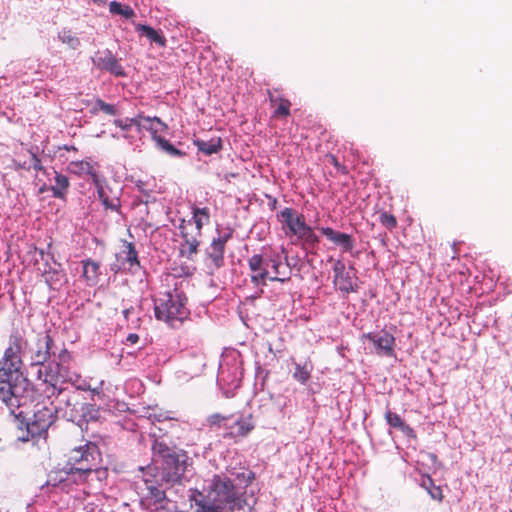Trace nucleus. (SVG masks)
Segmentation results:
<instances>
[{
    "label": "nucleus",
    "mask_w": 512,
    "mask_h": 512,
    "mask_svg": "<svg viewBox=\"0 0 512 512\" xmlns=\"http://www.w3.org/2000/svg\"><path fill=\"white\" fill-rule=\"evenodd\" d=\"M66 458V465L76 485L92 484L107 477V469L101 467V452L94 442L86 441L74 447Z\"/></svg>",
    "instance_id": "nucleus-1"
},
{
    "label": "nucleus",
    "mask_w": 512,
    "mask_h": 512,
    "mask_svg": "<svg viewBox=\"0 0 512 512\" xmlns=\"http://www.w3.org/2000/svg\"><path fill=\"white\" fill-rule=\"evenodd\" d=\"M8 411L17 428L22 431H26L25 436L23 435L19 437L22 441H29L30 439L46 435L48 429L57 418L56 411L46 406H42L37 409L30 421L27 420L24 411L22 410V406L14 409H8Z\"/></svg>",
    "instance_id": "nucleus-2"
},
{
    "label": "nucleus",
    "mask_w": 512,
    "mask_h": 512,
    "mask_svg": "<svg viewBox=\"0 0 512 512\" xmlns=\"http://www.w3.org/2000/svg\"><path fill=\"white\" fill-rule=\"evenodd\" d=\"M186 301L185 295L177 290L163 293L154 300L155 317L171 327L181 324L189 315Z\"/></svg>",
    "instance_id": "nucleus-3"
},
{
    "label": "nucleus",
    "mask_w": 512,
    "mask_h": 512,
    "mask_svg": "<svg viewBox=\"0 0 512 512\" xmlns=\"http://www.w3.org/2000/svg\"><path fill=\"white\" fill-rule=\"evenodd\" d=\"M277 220L282 225V230L287 237L295 236L303 245L314 247L319 243L318 236L312 227L306 224L303 214L290 207H285L277 213Z\"/></svg>",
    "instance_id": "nucleus-4"
},
{
    "label": "nucleus",
    "mask_w": 512,
    "mask_h": 512,
    "mask_svg": "<svg viewBox=\"0 0 512 512\" xmlns=\"http://www.w3.org/2000/svg\"><path fill=\"white\" fill-rule=\"evenodd\" d=\"M209 491L215 494L219 503L233 512L235 509H241L239 492L233 481L225 474H215L211 479Z\"/></svg>",
    "instance_id": "nucleus-5"
},
{
    "label": "nucleus",
    "mask_w": 512,
    "mask_h": 512,
    "mask_svg": "<svg viewBox=\"0 0 512 512\" xmlns=\"http://www.w3.org/2000/svg\"><path fill=\"white\" fill-rule=\"evenodd\" d=\"M187 455L182 453L167 454L160 467V480L169 487L182 483L187 468Z\"/></svg>",
    "instance_id": "nucleus-6"
},
{
    "label": "nucleus",
    "mask_w": 512,
    "mask_h": 512,
    "mask_svg": "<svg viewBox=\"0 0 512 512\" xmlns=\"http://www.w3.org/2000/svg\"><path fill=\"white\" fill-rule=\"evenodd\" d=\"M17 372L19 371L6 365L3 360L0 362V400L6 405L7 409L18 408L23 405L22 398L15 394V387L10 384V378Z\"/></svg>",
    "instance_id": "nucleus-7"
},
{
    "label": "nucleus",
    "mask_w": 512,
    "mask_h": 512,
    "mask_svg": "<svg viewBox=\"0 0 512 512\" xmlns=\"http://www.w3.org/2000/svg\"><path fill=\"white\" fill-rule=\"evenodd\" d=\"M27 345V341L23 335L15 330L9 335L8 346L6 347L3 354V361L6 365L13 369L20 371L22 366V352Z\"/></svg>",
    "instance_id": "nucleus-8"
},
{
    "label": "nucleus",
    "mask_w": 512,
    "mask_h": 512,
    "mask_svg": "<svg viewBox=\"0 0 512 512\" xmlns=\"http://www.w3.org/2000/svg\"><path fill=\"white\" fill-rule=\"evenodd\" d=\"M354 268L346 269L343 261L336 260L333 266L335 287L343 293L349 294L358 290L357 277L353 272Z\"/></svg>",
    "instance_id": "nucleus-9"
},
{
    "label": "nucleus",
    "mask_w": 512,
    "mask_h": 512,
    "mask_svg": "<svg viewBox=\"0 0 512 512\" xmlns=\"http://www.w3.org/2000/svg\"><path fill=\"white\" fill-rule=\"evenodd\" d=\"M362 340L370 341L379 356H395V337L386 330L368 332L362 335Z\"/></svg>",
    "instance_id": "nucleus-10"
},
{
    "label": "nucleus",
    "mask_w": 512,
    "mask_h": 512,
    "mask_svg": "<svg viewBox=\"0 0 512 512\" xmlns=\"http://www.w3.org/2000/svg\"><path fill=\"white\" fill-rule=\"evenodd\" d=\"M180 235L183 239L181 254L190 258L198 252L202 232L193 227L192 220H182L179 225Z\"/></svg>",
    "instance_id": "nucleus-11"
},
{
    "label": "nucleus",
    "mask_w": 512,
    "mask_h": 512,
    "mask_svg": "<svg viewBox=\"0 0 512 512\" xmlns=\"http://www.w3.org/2000/svg\"><path fill=\"white\" fill-rule=\"evenodd\" d=\"M248 266L252 272L251 282L256 286L266 285L268 278H270L268 257L262 254H254L248 259Z\"/></svg>",
    "instance_id": "nucleus-12"
},
{
    "label": "nucleus",
    "mask_w": 512,
    "mask_h": 512,
    "mask_svg": "<svg viewBox=\"0 0 512 512\" xmlns=\"http://www.w3.org/2000/svg\"><path fill=\"white\" fill-rule=\"evenodd\" d=\"M232 237V231H229L223 235L214 238L210 245L206 248L205 252L208 258L211 260L215 268H220L224 265V253L226 243Z\"/></svg>",
    "instance_id": "nucleus-13"
},
{
    "label": "nucleus",
    "mask_w": 512,
    "mask_h": 512,
    "mask_svg": "<svg viewBox=\"0 0 512 512\" xmlns=\"http://www.w3.org/2000/svg\"><path fill=\"white\" fill-rule=\"evenodd\" d=\"M253 417L251 414L246 417H240L232 425L226 426V432L223 437L226 439L238 440L246 437L253 429Z\"/></svg>",
    "instance_id": "nucleus-14"
},
{
    "label": "nucleus",
    "mask_w": 512,
    "mask_h": 512,
    "mask_svg": "<svg viewBox=\"0 0 512 512\" xmlns=\"http://www.w3.org/2000/svg\"><path fill=\"white\" fill-rule=\"evenodd\" d=\"M320 232L343 252H351L355 246V241L350 234L336 231L331 227H321Z\"/></svg>",
    "instance_id": "nucleus-15"
},
{
    "label": "nucleus",
    "mask_w": 512,
    "mask_h": 512,
    "mask_svg": "<svg viewBox=\"0 0 512 512\" xmlns=\"http://www.w3.org/2000/svg\"><path fill=\"white\" fill-rule=\"evenodd\" d=\"M189 500L194 503L195 512H224L226 508L216 499L210 500L198 490H194Z\"/></svg>",
    "instance_id": "nucleus-16"
},
{
    "label": "nucleus",
    "mask_w": 512,
    "mask_h": 512,
    "mask_svg": "<svg viewBox=\"0 0 512 512\" xmlns=\"http://www.w3.org/2000/svg\"><path fill=\"white\" fill-rule=\"evenodd\" d=\"M75 484L72 478L71 470L65 466L62 469H55L50 471L44 486L61 487L62 489L68 488L70 485Z\"/></svg>",
    "instance_id": "nucleus-17"
},
{
    "label": "nucleus",
    "mask_w": 512,
    "mask_h": 512,
    "mask_svg": "<svg viewBox=\"0 0 512 512\" xmlns=\"http://www.w3.org/2000/svg\"><path fill=\"white\" fill-rule=\"evenodd\" d=\"M53 339L49 333L37 339V350L32 356L33 364L43 365L50 358V350L53 346Z\"/></svg>",
    "instance_id": "nucleus-18"
},
{
    "label": "nucleus",
    "mask_w": 512,
    "mask_h": 512,
    "mask_svg": "<svg viewBox=\"0 0 512 512\" xmlns=\"http://www.w3.org/2000/svg\"><path fill=\"white\" fill-rule=\"evenodd\" d=\"M94 62L98 68L109 71L115 76L121 77L125 75L124 69L119 60L109 51H107L103 56L97 57Z\"/></svg>",
    "instance_id": "nucleus-19"
},
{
    "label": "nucleus",
    "mask_w": 512,
    "mask_h": 512,
    "mask_svg": "<svg viewBox=\"0 0 512 512\" xmlns=\"http://www.w3.org/2000/svg\"><path fill=\"white\" fill-rule=\"evenodd\" d=\"M69 169L80 176L87 175L90 176L94 185L99 186V175L95 170L94 166L88 161H72L69 164Z\"/></svg>",
    "instance_id": "nucleus-20"
},
{
    "label": "nucleus",
    "mask_w": 512,
    "mask_h": 512,
    "mask_svg": "<svg viewBox=\"0 0 512 512\" xmlns=\"http://www.w3.org/2000/svg\"><path fill=\"white\" fill-rule=\"evenodd\" d=\"M58 358L59 361L56 363V368L60 372V378L62 380V383L74 381L76 375L74 373H71L69 368L71 361L70 353L66 349H64L59 354Z\"/></svg>",
    "instance_id": "nucleus-21"
},
{
    "label": "nucleus",
    "mask_w": 512,
    "mask_h": 512,
    "mask_svg": "<svg viewBox=\"0 0 512 512\" xmlns=\"http://www.w3.org/2000/svg\"><path fill=\"white\" fill-rule=\"evenodd\" d=\"M69 186L68 177L55 171V185L50 187L53 196L58 199H65Z\"/></svg>",
    "instance_id": "nucleus-22"
},
{
    "label": "nucleus",
    "mask_w": 512,
    "mask_h": 512,
    "mask_svg": "<svg viewBox=\"0 0 512 512\" xmlns=\"http://www.w3.org/2000/svg\"><path fill=\"white\" fill-rule=\"evenodd\" d=\"M194 144L199 151L206 155L216 154L222 149V140L220 137H212L209 140H195Z\"/></svg>",
    "instance_id": "nucleus-23"
},
{
    "label": "nucleus",
    "mask_w": 512,
    "mask_h": 512,
    "mask_svg": "<svg viewBox=\"0 0 512 512\" xmlns=\"http://www.w3.org/2000/svg\"><path fill=\"white\" fill-rule=\"evenodd\" d=\"M127 121H129V124H131V126L135 125L138 127L146 128L148 130H151L154 134H156L158 131L157 129H154V127H153L154 122L157 123L158 125H160L163 130L167 128L166 124L164 122H162L161 119L158 117L151 118V117H145L142 115H138L135 118L127 119Z\"/></svg>",
    "instance_id": "nucleus-24"
},
{
    "label": "nucleus",
    "mask_w": 512,
    "mask_h": 512,
    "mask_svg": "<svg viewBox=\"0 0 512 512\" xmlns=\"http://www.w3.org/2000/svg\"><path fill=\"white\" fill-rule=\"evenodd\" d=\"M43 382L46 384H49L51 386L52 394H55L56 390H57V394H59L61 392V389L57 388V385L61 384L62 380L60 378V372L56 368V363L50 364L48 367L45 368Z\"/></svg>",
    "instance_id": "nucleus-25"
},
{
    "label": "nucleus",
    "mask_w": 512,
    "mask_h": 512,
    "mask_svg": "<svg viewBox=\"0 0 512 512\" xmlns=\"http://www.w3.org/2000/svg\"><path fill=\"white\" fill-rule=\"evenodd\" d=\"M83 277L89 285H95L99 277V264L93 260L87 259L82 261Z\"/></svg>",
    "instance_id": "nucleus-26"
},
{
    "label": "nucleus",
    "mask_w": 512,
    "mask_h": 512,
    "mask_svg": "<svg viewBox=\"0 0 512 512\" xmlns=\"http://www.w3.org/2000/svg\"><path fill=\"white\" fill-rule=\"evenodd\" d=\"M269 99L271 105L276 107L274 111L275 117H287L290 115L291 102L288 99L282 97H274L269 91Z\"/></svg>",
    "instance_id": "nucleus-27"
},
{
    "label": "nucleus",
    "mask_w": 512,
    "mask_h": 512,
    "mask_svg": "<svg viewBox=\"0 0 512 512\" xmlns=\"http://www.w3.org/2000/svg\"><path fill=\"white\" fill-rule=\"evenodd\" d=\"M193 221L195 223L194 228L202 232L204 225L210 223V210L207 207L199 208L197 206L192 207Z\"/></svg>",
    "instance_id": "nucleus-28"
},
{
    "label": "nucleus",
    "mask_w": 512,
    "mask_h": 512,
    "mask_svg": "<svg viewBox=\"0 0 512 512\" xmlns=\"http://www.w3.org/2000/svg\"><path fill=\"white\" fill-rule=\"evenodd\" d=\"M137 31L141 32L145 35L151 42L158 44L160 47H164L166 45L165 37L159 33L157 30L153 29L148 25H139L137 27Z\"/></svg>",
    "instance_id": "nucleus-29"
},
{
    "label": "nucleus",
    "mask_w": 512,
    "mask_h": 512,
    "mask_svg": "<svg viewBox=\"0 0 512 512\" xmlns=\"http://www.w3.org/2000/svg\"><path fill=\"white\" fill-rule=\"evenodd\" d=\"M268 264H269V266H271V268L273 270V275L270 274V278H268L269 281L283 283V282L289 280V276H286L285 274L282 275V273L280 271V267L282 264H281L279 256H277L275 258L268 257Z\"/></svg>",
    "instance_id": "nucleus-30"
},
{
    "label": "nucleus",
    "mask_w": 512,
    "mask_h": 512,
    "mask_svg": "<svg viewBox=\"0 0 512 512\" xmlns=\"http://www.w3.org/2000/svg\"><path fill=\"white\" fill-rule=\"evenodd\" d=\"M385 419L387 423L394 428H397L403 432H411V427L405 423V421L397 413L387 411L385 413Z\"/></svg>",
    "instance_id": "nucleus-31"
},
{
    "label": "nucleus",
    "mask_w": 512,
    "mask_h": 512,
    "mask_svg": "<svg viewBox=\"0 0 512 512\" xmlns=\"http://www.w3.org/2000/svg\"><path fill=\"white\" fill-rule=\"evenodd\" d=\"M109 11L114 15H121L126 19H131L135 15L133 9L130 6L122 5L117 1L110 2Z\"/></svg>",
    "instance_id": "nucleus-32"
},
{
    "label": "nucleus",
    "mask_w": 512,
    "mask_h": 512,
    "mask_svg": "<svg viewBox=\"0 0 512 512\" xmlns=\"http://www.w3.org/2000/svg\"><path fill=\"white\" fill-rule=\"evenodd\" d=\"M96 188H97V192H98V197H99L100 201L102 202V204L104 205V207L106 209L118 210V208L120 206L119 199L118 198L110 199L100 182H99V186H96Z\"/></svg>",
    "instance_id": "nucleus-33"
},
{
    "label": "nucleus",
    "mask_w": 512,
    "mask_h": 512,
    "mask_svg": "<svg viewBox=\"0 0 512 512\" xmlns=\"http://www.w3.org/2000/svg\"><path fill=\"white\" fill-rule=\"evenodd\" d=\"M154 139L156 140L158 146L169 155L175 157H183L185 155L183 151L174 147V145L171 144L167 139L161 136H155Z\"/></svg>",
    "instance_id": "nucleus-34"
},
{
    "label": "nucleus",
    "mask_w": 512,
    "mask_h": 512,
    "mask_svg": "<svg viewBox=\"0 0 512 512\" xmlns=\"http://www.w3.org/2000/svg\"><path fill=\"white\" fill-rule=\"evenodd\" d=\"M311 370H312V366L310 365V367H308L307 364L305 365H300V364H296L295 365V371L293 372V378L302 383V384H305L311 377Z\"/></svg>",
    "instance_id": "nucleus-35"
},
{
    "label": "nucleus",
    "mask_w": 512,
    "mask_h": 512,
    "mask_svg": "<svg viewBox=\"0 0 512 512\" xmlns=\"http://www.w3.org/2000/svg\"><path fill=\"white\" fill-rule=\"evenodd\" d=\"M231 418V416H225L220 413H214L207 417V424L210 428H222L227 425H225V422L228 421Z\"/></svg>",
    "instance_id": "nucleus-36"
},
{
    "label": "nucleus",
    "mask_w": 512,
    "mask_h": 512,
    "mask_svg": "<svg viewBox=\"0 0 512 512\" xmlns=\"http://www.w3.org/2000/svg\"><path fill=\"white\" fill-rule=\"evenodd\" d=\"M379 222L382 226L387 228L388 230H393L397 226V219L393 214H390L386 211H380L379 213Z\"/></svg>",
    "instance_id": "nucleus-37"
},
{
    "label": "nucleus",
    "mask_w": 512,
    "mask_h": 512,
    "mask_svg": "<svg viewBox=\"0 0 512 512\" xmlns=\"http://www.w3.org/2000/svg\"><path fill=\"white\" fill-rule=\"evenodd\" d=\"M59 39L72 49H76L80 45V40L74 36L71 31H63L59 34Z\"/></svg>",
    "instance_id": "nucleus-38"
},
{
    "label": "nucleus",
    "mask_w": 512,
    "mask_h": 512,
    "mask_svg": "<svg viewBox=\"0 0 512 512\" xmlns=\"http://www.w3.org/2000/svg\"><path fill=\"white\" fill-rule=\"evenodd\" d=\"M152 449L155 454H158L162 458V461L165 460L167 454H177V452L172 451L165 443L159 441L153 443Z\"/></svg>",
    "instance_id": "nucleus-39"
},
{
    "label": "nucleus",
    "mask_w": 512,
    "mask_h": 512,
    "mask_svg": "<svg viewBox=\"0 0 512 512\" xmlns=\"http://www.w3.org/2000/svg\"><path fill=\"white\" fill-rule=\"evenodd\" d=\"M146 485L149 491V496L152 497L155 502H162L166 499V493L164 490L152 484L148 485V481H146Z\"/></svg>",
    "instance_id": "nucleus-40"
},
{
    "label": "nucleus",
    "mask_w": 512,
    "mask_h": 512,
    "mask_svg": "<svg viewBox=\"0 0 512 512\" xmlns=\"http://www.w3.org/2000/svg\"><path fill=\"white\" fill-rule=\"evenodd\" d=\"M125 247H126V260H127V262H129L131 266L134 265V264L139 265L137 251H136L135 246L133 245V243L127 242L125 244Z\"/></svg>",
    "instance_id": "nucleus-41"
},
{
    "label": "nucleus",
    "mask_w": 512,
    "mask_h": 512,
    "mask_svg": "<svg viewBox=\"0 0 512 512\" xmlns=\"http://www.w3.org/2000/svg\"><path fill=\"white\" fill-rule=\"evenodd\" d=\"M95 104L100 111L107 115L114 116L117 114V109L114 105L106 103L100 98L96 99Z\"/></svg>",
    "instance_id": "nucleus-42"
},
{
    "label": "nucleus",
    "mask_w": 512,
    "mask_h": 512,
    "mask_svg": "<svg viewBox=\"0 0 512 512\" xmlns=\"http://www.w3.org/2000/svg\"><path fill=\"white\" fill-rule=\"evenodd\" d=\"M327 158L329 163L332 164L339 172H341L344 175L348 173L347 168L344 165H342L335 156L328 155Z\"/></svg>",
    "instance_id": "nucleus-43"
},
{
    "label": "nucleus",
    "mask_w": 512,
    "mask_h": 512,
    "mask_svg": "<svg viewBox=\"0 0 512 512\" xmlns=\"http://www.w3.org/2000/svg\"><path fill=\"white\" fill-rule=\"evenodd\" d=\"M429 494L431 495V497L433 499H437V500H442V491L440 489V487L438 486H435L433 484L432 488L429 490Z\"/></svg>",
    "instance_id": "nucleus-44"
},
{
    "label": "nucleus",
    "mask_w": 512,
    "mask_h": 512,
    "mask_svg": "<svg viewBox=\"0 0 512 512\" xmlns=\"http://www.w3.org/2000/svg\"><path fill=\"white\" fill-rule=\"evenodd\" d=\"M114 124L118 127H120L122 130L124 131H128L131 127V124H129V121L126 120V122H124L123 120L121 119H117L114 121Z\"/></svg>",
    "instance_id": "nucleus-45"
},
{
    "label": "nucleus",
    "mask_w": 512,
    "mask_h": 512,
    "mask_svg": "<svg viewBox=\"0 0 512 512\" xmlns=\"http://www.w3.org/2000/svg\"><path fill=\"white\" fill-rule=\"evenodd\" d=\"M433 484L434 483L432 478L427 476L423 478L421 485L429 491L432 488Z\"/></svg>",
    "instance_id": "nucleus-46"
},
{
    "label": "nucleus",
    "mask_w": 512,
    "mask_h": 512,
    "mask_svg": "<svg viewBox=\"0 0 512 512\" xmlns=\"http://www.w3.org/2000/svg\"><path fill=\"white\" fill-rule=\"evenodd\" d=\"M139 340V336L136 333H131L127 336L126 341L130 344H136Z\"/></svg>",
    "instance_id": "nucleus-47"
},
{
    "label": "nucleus",
    "mask_w": 512,
    "mask_h": 512,
    "mask_svg": "<svg viewBox=\"0 0 512 512\" xmlns=\"http://www.w3.org/2000/svg\"><path fill=\"white\" fill-rule=\"evenodd\" d=\"M33 160V168L35 170H42L41 160L36 155H33Z\"/></svg>",
    "instance_id": "nucleus-48"
},
{
    "label": "nucleus",
    "mask_w": 512,
    "mask_h": 512,
    "mask_svg": "<svg viewBox=\"0 0 512 512\" xmlns=\"http://www.w3.org/2000/svg\"><path fill=\"white\" fill-rule=\"evenodd\" d=\"M134 312V308L133 307H130V308H126L123 310V316L126 320H128V317L130 314H132Z\"/></svg>",
    "instance_id": "nucleus-49"
},
{
    "label": "nucleus",
    "mask_w": 512,
    "mask_h": 512,
    "mask_svg": "<svg viewBox=\"0 0 512 512\" xmlns=\"http://www.w3.org/2000/svg\"><path fill=\"white\" fill-rule=\"evenodd\" d=\"M139 321H140V318H137V319H136V324H135V325H133V326H129V325H128V327H129V328H136V327L139 325Z\"/></svg>",
    "instance_id": "nucleus-50"
},
{
    "label": "nucleus",
    "mask_w": 512,
    "mask_h": 512,
    "mask_svg": "<svg viewBox=\"0 0 512 512\" xmlns=\"http://www.w3.org/2000/svg\"><path fill=\"white\" fill-rule=\"evenodd\" d=\"M429 457L431 458V460L433 461H436L437 460V456L433 453L429 454Z\"/></svg>",
    "instance_id": "nucleus-51"
},
{
    "label": "nucleus",
    "mask_w": 512,
    "mask_h": 512,
    "mask_svg": "<svg viewBox=\"0 0 512 512\" xmlns=\"http://www.w3.org/2000/svg\"><path fill=\"white\" fill-rule=\"evenodd\" d=\"M45 190H46V187H45V186H43V187H41V188H40V192H44Z\"/></svg>",
    "instance_id": "nucleus-52"
},
{
    "label": "nucleus",
    "mask_w": 512,
    "mask_h": 512,
    "mask_svg": "<svg viewBox=\"0 0 512 512\" xmlns=\"http://www.w3.org/2000/svg\"><path fill=\"white\" fill-rule=\"evenodd\" d=\"M99 512H115V511L114 510H109V511L100 510Z\"/></svg>",
    "instance_id": "nucleus-53"
},
{
    "label": "nucleus",
    "mask_w": 512,
    "mask_h": 512,
    "mask_svg": "<svg viewBox=\"0 0 512 512\" xmlns=\"http://www.w3.org/2000/svg\"><path fill=\"white\" fill-rule=\"evenodd\" d=\"M42 370H39V377L41 378L42 377Z\"/></svg>",
    "instance_id": "nucleus-54"
}]
</instances>
